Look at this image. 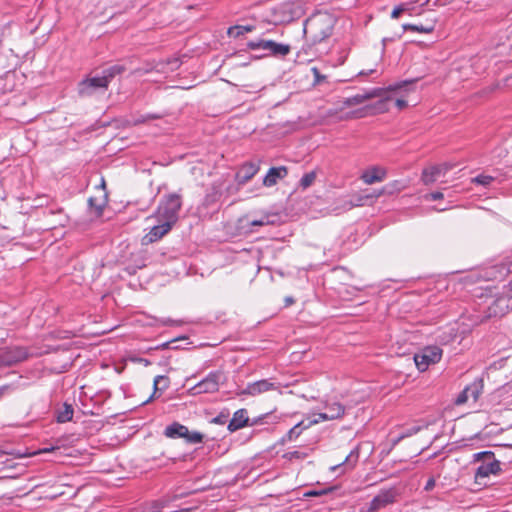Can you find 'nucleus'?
I'll return each mask as SVG.
<instances>
[{
	"label": "nucleus",
	"instance_id": "f257e3e1",
	"mask_svg": "<svg viewBox=\"0 0 512 512\" xmlns=\"http://www.w3.org/2000/svg\"><path fill=\"white\" fill-rule=\"evenodd\" d=\"M417 81V79L403 80L389 85L387 88H372L367 90L363 94H356L351 97H347L343 100V106L351 107L362 104L364 101L380 98L370 109L373 110L374 114L384 113L388 111L389 97H385L387 91H397L406 87H411Z\"/></svg>",
	"mask_w": 512,
	"mask_h": 512
},
{
	"label": "nucleus",
	"instance_id": "f03ea898",
	"mask_svg": "<svg viewBox=\"0 0 512 512\" xmlns=\"http://www.w3.org/2000/svg\"><path fill=\"white\" fill-rule=\"evenodd\" d=\"M335 19L328 13H316L305 20L303 32L313 44L320 43L331 36Z\"/></svg>",
	"mask_w": 512,
	"mask_h": 512
},
{
	"label": "nucleus",
	"instance_id": "7ed1b4c3",
	"mask_svg": "<svg viewBox=\"0 0 512 512\" xmlns=\"http://www.w3.org/2000/svg\"><path fill=\"white\" fill-rule=\"evenodd\" d=\"M246 47L251 51L260 52L255 56L256 58H263L269 56L285 57L291 51L290 45L278 43L276 41L267 39L248 41Z\"/></svg>",
	"mask_w": 512,
	"mask_h": 512
},
{
	"label": "nucleus",
	"instance_id": "20e7f679",
	"mask_svg": "<svg viewBox=\"0 0 512 512\" xmlns=\"http://www.w3.org/2000/svg\"><path fill=\"white\" fill-rule=\"evenodd\" d=\"M182 206L181 196L173 193L165 196L158 206L159 221H166L174 225Z\"/></svg>",
	"mask_w": 512,
	"mask_h": 512
},
{
	"label": "nucleus",
	"instance_id": "39448f33",
	"mask_svg": "<svg viewBox=\"0 0 512 512\" xmlns=\"http://www.w3.org/2000/svg\"><path fill=\"white\" fill-rule=\"evenodd\" d=\"M442 349L436 345L422 348L413 356L414 363L420 372H425L430 365L438 363L442 358Z\"/></svg>",
	"mask_w": 512,
	"mask_h": 512
},
{
	"label": "nucleus",
	"instance_id": "423d86ee",
	"mask_svg": "<svg viewBox=\"0 0 512 512\" xmlns=\"http://www.w3.org/2000/svg\"><path fill=\"white\" fill-rule=\"evenodd\" d=\"M225 379V374L222 371H211L204 379L192 387L193 394L217 392L220 384L223 383Z\"/></svg>",
	"mask_w": 512,
	"mask_h": 512
},
{
	"label": "nucleus",
	"instance_id": "0eeeda50",
	"mask_svg": "<svg viewBox=\"0 0 512 512\" xmlns=\"http://www.w3.org/2000/svg\"><path fill=\"white\" fill-rule=\"evenodd\" d=\"M398 495V491L395 487L380 490L370 501L367 512H378L388 505L395 503Z\"/></svg>",
	"mask_w": 512,
	"mask_h": 512
},
{
	"label": "nucleus",
	"instance_id": "6e6552de",
	"mask_svg": "<svg viewBox=\"0 0 512 512\" xmlns=\"http://www.w3.org/2000/svg\"><path fill=\"white\" fill-rule=\"evenodd\" d=\"M281 387L282 385L280 382L272 381L271 379H261L252 383H248L247 386L240 392V394L257 396L268 391H280Z\"/></svg>",
	"mask_w": 512,
	"mask_h": 512
},
{
	"label": "nucleus",
	"instance_id": "1a4fd4ad",
	"mask_svg": "<svg viewBox=\"0 0 512 512\" xmlns=\"http://www.w3.org/2000/svg\"><path fill=\"white\" fill-rule=\"evenodd\" d=\"M108 84L102 75L85 78L78 85V93L82 97L91 96L98 90H107Z\"/></svg>",
	"mask_w": 512,
	"mask_h": 512
},
{
	"label": "nucleus",
	"instance_id": "9d476101",
	"mask_svg": "<svg viewBox=\"0 0 512 512\" xmlns=\"http://www.w3.org/2000/svg\"><path fill=\"white\" fill-rule=\"evenodd\" d=\"M30 356L28 350L24 347L15 346L0 351V366H12L22 362Z\"/></svg>",
	"mask_w": 512,
	"mask_h": 512
},
{
	"label": "nucleus",
	"instance_id": "9b49d317",
	"mask_svg": "<svg viewBox=\"0 0 512 512\" xmlns=\"http://www.w3.org/2000/svg\"><path fill=\"white\" fill-rule=\"evenodd\" d=\"M512 310V280L508 283V293L497 297L489 306L490 315L503 316Z\"/></svg>",
	"mask_w": 512,
	"mask_h": 512
},
{
	"label": "nucleus",
	"instance_id": "f8f14e48",
	"mask_svg": "<svg viewBox=\"0 0 512 512\" xmlns=\"http://www.w3.org/2000/svg\"><path fill=\"white\" fill-rule=\"evenodd\" d=\"M452 168L453 164L451 163H442L425 168L421 174V181L425 185H430L434 183L439 176L445 175Z\"/></svg>",
	"mask_w": 512,
	"mask_h": 512
},
{
	"label": "nucleus",
	"instance_id": "ddd939ff",
	"mask_svg": "<svg viewBox=\"0 0 512 512\" xmlns=\"http://www.w3.org/2000/svg\"><path fill=\"white\" fill-rule=\"evenodd\" d=\"M502 472L501 463L496 458L490 460L489 462H483L480 464L474 474L475 480L487 478L490 475H499Z\"/></svg>",
	"mask_w": 512,
	"mask_h": 512
},
{
	"label": "nucleus",
	"instance_id": "4468645a",
	"mask_svg": "<svg viewBox=\"0 0 512 512\" xmlns=\"http://www.w3.org/2000/svg\"><path fill=\"white\" fill-rule=\"evenodd\" d=\"M387 176V170L380 166H371L360 176V179L368 185L382 182Z\"/></svg>",
	"mask_w": 512,
	"mask_h": 512
},
{
	"label": "nucleus",
	"instance_id": "2eb2a0df",
	"mask_svg": "<svg viewBox=\"0 0 512 512\" xmlns=\"http://www.w3.org/2000/svg\"><path fill=\"white\" fill-rule=\"evenodd\" d=\"M288 175L286 166L271 167L263 178V185L272 187Z\"/></svg>",
	"mask_w": 512,
	"mask_h": 512
},
{
	"label": "nucleus",
	"instance_id": "dca6fc26",
	"mask_svg": "<svg viewBox=\"0 0 512 512\" xmlns=\"http://www.w3.org/2000/svg\"><path fill=\"white\" fill-rule=\"evenodd\" d=\"M159 225H155L151 228L150 232L143 238L145 243H153L161 239L166 235L173 227L172 224L166 221H160Z\"/></svg>",
	"mask_w": 512,
	"mask_h": 512
},
{
	"label": "nucleus",
	"instance_id": "f3484780",
	"mask_svg": "<svg viewBox=\"0 0 512 512\" xmlns=\"http://www.w3.org/2000/svg\"><path fill=\"white\" fill-rule=\"evenodd\" d=\"M249 424L248 412L246 409L241 408L234 412L232 419L228 423V430L235 432Z\"/></svg>",
	"mask_w": 512,
	"mask_h": 512
},
{
	"label": "nucleus",
	"instance_id": "a211bd4d",
	"mask_svg": "<svg viewBox=\"0 0 512 512\" xmlns=\"http://www.w3.org/2000/svg\"><path fill=\"white\" fill-rule=\"evenodd\" d=\"M259 171V165L248 162L241 166L239 171L236 174V179L240 184H244L248 182L250 179L254 177Z\"/></svg>",
	"mask_w": 512,
	"mask_h": 512
},
{
	"label": "nucleus",
	"instance_id": "6ab92c4d",
	"mask_svg": "<svg viewBox=\"0 0 512 512\" xmlns=\"http://www.w3.org/2000/svg\"><path fill=\"white\" fill-rule=\"evenodd\" d=\"M163 434L170 439L184 438V436H188V428L179 422H173L166 426Z\"/></svg>",
	"mask_w": 512,
	"mask_h": 512
},
{
	"label": "nucleus",
	"instance_id": "aec40b11",
	"mask_svg": "<svg viewBox=\"0 0 512 512\" xmlns=\"http://www.w3.org/2000/svg\"><path fill=\"white\" fill-rule=\"evenodd\" d=\"M74 408L72 404L65 402L55 411V419L58 423H66L72 420Z\"/></svg>",
	"mask_w": 512,
	"mask_h": 512
},
{
	"label": "nucleus",
	"instance_id": "412c9836",
	"mask_svg": "<svg viewBox=\"0 0 512 512\" xmlns=\"http://www.w3.org/2000/svg\"><path fill=\"white\" fill-rule=\"evenodd\" d=\"M483 387V379L476 378L471 384L465 387V390L468 393L469 398H472L476 402L483 391Z\"/></svg>",
	"mask_w": 512,
	"mask_h": 512
},
{
	"label": "nucleus",
	"instance_id": "4be33fe9",
	"mask_svg": "<svg viewBox=\"0 0 512 512\" xmlns=\"http://www.w3.org/2000/svg\"><path fill=\"white\" fill-rule=\"evenodd\" d=\"M126 68L124 65L115 64L112 66H109L102 70V77L106 79L107 84L109 85L110 82L117 76L125 72Z\"/></svg>",
	"mask_w": 512,
	"mask_h": 512
},
{
	"label": "nucleus",
	"instance_id": "5701e85b",
	"mask_svg": "<svg viewBox=\"0 0 512 512\" xmlns=\"http://www.w3.org/2000/svg\"><path fill=\"white\" fill-rule=\"evenodd\" d=\"M325 408L330 420L339 419L345 413V407L339 402L328 403Z\"/></svg>",
	"mask_w": 512,
	"mask_h": 512
},
{
	"label": "nucleus",
	"instance_id": "b1692460",
	"mask_svg": "<svg viewBox=\"0 0 512 512\" xmlns=\"http://www.w3.org/2000/svg\"><path fill=\"white\" fill-rule=\"evenodd\" d=\"M253 30L254 26L252 25H235L228 28L227 34L229 37L238 38L246 33L252 32Z\"/></svg>",
	"mask_w": 512,
	"mask_h": 512
},
{
	"label": "nucleus",
	"instance_id": "393cba45",
	"mask_svg": "<svg viewBox=\"0 0 512 512\" xmlns=\"http://www.w3.org/2000/svg\"><path fill=\"white\" fill-rule=\"evenodd\" d=\"M305 425L306 423L304 421L298 422L287 432L285 439L287 441L296 440L301 435V433L306 429L304 428Z\"/></svg>",
	"mask_w": 512,
	"mask_h": 512
},
{
	"label": "nucleus",
	"instance_id": "a878e982",
	"mask_svg": "<svg viewBox=\"0 0 512 512\" xmlns=\"http://www.w3.org/2000/svg\"><path fill=\"white\" fill-rule=\"evenodd\" d=\"M402 27L404 30L428 34L433 32L435 25L430 24L428 26H424L422 24H403Z\"/></svg>",
	"mask_w": 512,
	"mask_h": 512
},
{
	"label": "nucleus",
	"instance_id": "bb28decb",
	"mask_svg": "<svg viewBox=\"0 0 512 512\" xmlns=\"http://www.w3.org/2000/svg\"><path fill=\"white\" fill-rule=\"evenodd\" d=\"M405 188V185L400 180H394L390 183H387L383 186V191L386 195H393L402 191Z\"/></svg>",
	"mask_w": 512,
	"mask_h": 512
},
{
	"label": "nucleus",
	"instance_id": "cd10ccee",
	"mask_svg": "<svg viewBox=\"0 0 512 512\" xmlns=\"http://www.w3.org/2000/svg\"><path fill=\"white\" fill-rule=\"evenodd\" d=\"M169 387V378L164 375H158L154 378L153 388L154 394L159 391H164Z\"/></svg>",
	"mask_w": 512,
	"mask_h": 512
},
{
	"label": "nucleus",
	"instance_id": "c85d7f7f",
	"mask_svg": "<svg viewBox=\"0 0 512 512\" xmlns=\"http://www.w3.org/2000/svg\"><path fill=\"white\" fill-rule=\"evenodd\" d=\"M359 459V448L355 447L351 452L346 456L345 460L341 465H346L350 469H352Z\"/></svg>",
	"mask_w": 512,
	"mask_h": 512
},
{
	"label": "nucleus",
	"instance_id": "c756f323",
	"mask_svg": "<svg viewBox=\"0 0 512 512\" xmlns=\"http://www.w3.org/2000/svg\"><path fill=\"white\" fill-rule=\"evenodd\" d=\"M495 180L493 176L486 174H479L473 178H471V183L476 185H481L483 187H488Z\"/></svg>",
	"mask_w": 512,
	"mask_h": 512
},
{
	"label": "nucleus",
	"instance_id": "7c9ffc66",
	"mask_svg": "<svg viewBox=\"0 0 512 512\" xmlns=\"http://www.w3.org/2000/svg\"><path fill=\"white\" fill-rule=\"evenodd\" d=\"M315 179H316L315 171H310L308 173H305L299 181V186L302 189H307L314 183Z\"/></svg>",
	"mask_w": 512,
	"mask_h": 512
},
{
	"label": "nucleus",
	"instance_id": "2f4dec72",
	"mask_svg": "<svg viewBox=\"0 0 512 512\" xmlns=\"http://www.w3.org/2000/svg\"><path fill=\"white\" fill-rule=\"evenodd\" d=\"M330 420L327 412H321L318 414H315L313 418H310L304 428H310L311 426L318 424L320 422H324Z\"/></svg>",
	"mask_w": 512,
	"mask_h": 512
},
{
	"label": "nucleus",
	"instance_id": "473e14b6",
	"mask_svg": "<svg viewBox=\"0 0 512 512\" xmlns=\"http://www.w3.org/2000/svg\"><path fill=\"white\" fill-rule=\"evenodd\" d=\"M203 434L198 432V431H192L190 432L188 430V436H184V439L188 442V443H191V444H197V443H201L203 441Z\"/></svg>",
	"mask_w": 512,
	"mask_h": 512
},
{
	"label": "nucleus",
	"instance_id": "72a5a7b5",
	"mask_svg": "<svg viewBox=\"0 0 512 512\" xmlns=\"http://www.w3.org/2000/svg\"><path fill=\"white\" fill-rule=\"evenodd\" d=\"M270 223L271 222L269 221V217L268 216H263L259 220H253V221L248 223L249 232H254L255 231L254 227L264 226V225H268Z\"/></svg>",
	"mask_w": 512,
	"mask_h": 512
},
{
	"label": "nucleus",
	"instance_id": "f704fd0d",
	"mask_svg": "<svg viewBox=\"0 0 512 512\" xmlns=\"http://www.w3.org/2000/svg\"><path fill=\"white\" fill-rule=\"evenodd\" d=\"M331 491H332V488L321 489V490H309L304 493V496L305 497H317V496H322V495L328 494Z\"/></svg>",
	"mask_w": 512,
	"mask_h": 512
},
{
	"label": "nucleus",
	"instance_id": "c9c22d12",
	"mask_svg": "<svg viewBox=\"0 0 512 512\" xmlns=\"http://www.w3.org/2000/svg\"><path fill=\"white\" fill-rule=\"evenodd\" d=\"M228 416H229L228 413L221 412L219 415L215 416L211 420V422L214 423V424H218V425H224L228 421Z\"/></svg>",
	"mask_w": 512,
	"mask_h": 512
},
{
	"label": "nucleus",
	"instance_id": "e433bc0d",
	"mask_svg": "<svg viewBox=\"0 0 512 512\" xmlns=\"http://www.w3.org/2000/svg\"><path fill=\"white\" fill-rule=\"evenodd\" d=\"M306 456H307V454L305 452L298 451V450L290 451L285 454V457L288 458L289 460L304 459Z\"/></svg>",
	"mask_w": 512,
	"mask_h": 512
},
{
	"label": "nucleus",
	"instance_id": "4c0bfd02",
	"mask_svg": "<svg viewBox=\"0 0 512 512\" xmlns=\"http://www.w3.org/2000/svg\"><path fill=\"white\" fill-rule=\"evenodd\" d=\"M382 195H386L383 191V187L381 189L373 190L372 193L363 195L361 199H377Z\"/></svg>",
	"mask_w": 512,
	"mask_h": 512
},
{
	"label": "nucleus",
	"instance_id": "58836bf2",
	"mask_svg": "<svg viewBox=\"0 0 512 512\" xmlns=\"http://www.w3.org/2000/svg\"><path fill=\"white\" fill-rule=\"evenodd\" d=\"M468 399H469V395L464 388L463 391L460 392L459 395L457 396V398L455 399V404L462 405V404L466 403L468 401Z\"/></svg>",
	"mask_w": 512,
	"mask_h": 512
},
{
	"label": "nucleus",
	"instance_id": "ea45409f",
	"mask_svg": "<svg viewBox=\"0 0 512 512\" xmlns=\"http://www.w3.org/2000/svg\"><path fill=\"white\" fill-rule=\"evenodd\" d=\"M420 430H421L420 426H412V427L405 429L401 433L403 434V436L405 438H407V437H411V436L417 434Z\"/></svg>",
	"mask_w": 512,
	"mask_h": 512
},
{
	"label": "nucleus",
	"instance_id": "a19ab883",
	"mask_svg": "<svg viewBox=\"0 0 512 512\" xmlns=\"http://www.w3.org/2000/svg\"><path fill=\"white\" fill-rule=\"evenodd\" d=\"M159 116L156 114H146L134 120V124H141L148 120L158 119Z\"/></svg>",
	"mask_w": 512,
	"mask_h": 512
},
{
	"label": "nucleus",
	"instance_id": "79ce46f5",
	"mask_svg": "<svg viewBox=\"0 0 512 512\" xmlns=\"http://www.w3.org/2000/svg\"><path fill=\"white\" fill-rule=\"evenodd\" d=\"M218 192L208 193L204 198V205L208 206L214 203L218 198Z\"/></svg>",
	"mask_w": 512,
	"mask_h": 512
},
{
	"label": "nucleus",
	"instance_id": "37998d69",
	"mask_svg": "<svg viewBox=\"0 0 512 512\" xmlns=\"http://www.w3.org/2000/svg\"><path fill=\"white\" fill-rule=\"evenodd\" d=\"M418 1L419 0H415V1H412V2H406V3H401V6L406 8L404 12H407L409 15H413L414 14V10H415L414 4L416 2H418Z\"/></svg>",
	"mask_w": 512,
	"mask_h": 512
},
{
	"label": "nucleus",
	"instance_id": "c03bdc74",
	"mask_svg": "<svg viewBox=\"0 0 512 512\" xmlns=\"http://www.w3.org/2000/svg\"><path fill=\"white\" fill-rule=\"evenodd\" d=\"M130 361L133 363L142 364L146 367L151 365V361L149 359L142 358V357H136V356L130 357Z\"/></svg>",
	"mask_w": 512,
	"mask_h": 512
},
{
	"label": "nucleus",
	"instance_id": "a18cd8bd",
	"mask_svg": "<svg viewBox=\"0 0 512 512\" xmlns=\"http://www.w3.org/2000/svg\"><path fill=\"white\" fill-rule=\"evenodd\" d=\"M425 198L427 200H432V201H436V200H440V199H443L444 198V195L442 192L440 191H435V192H432L428 195L425 196Z\"/></svg>",
	"mask_w": 512,
	"mask_h": 512
},
{
	"label": "nucleus",
	"instance_id": "49530a36",
	"mask_svg": "<svg viewBox=\"0 0 512 512\" xmlns=\"http://www.w3.org/2000/svg\"><path fill=\"white\" fill-rule=\"evenodd\" d=\"M405 9H406V8H405V7H403V6H401V4H400V5H398V6H396V7L392 10L391 17H392V18H395V19H396V18H398V17L401 15V13H404Z\"/></svg>",
	"mask_w": 512,
	"mask_h": 512
},
{
	"label": "nucleus",
	"instance_id": "de8ad7c7",
	"mask_svg": "<svg viewBox=\"0 0 512 512\" xmlns=\"http://www.w3.org/2000/svg\"><path fill=\"white\" fill-rule=\"evenodd\" d=\"M481 454V456L483 457V462H489L490 460H493V458H495L494 452L490 450L481 451Z\"/></svg>",
	"mask_w": 512,
	"mask_h": 512
},
{
	"label": "nucleus",
	"instance_id": "09e8293b",
	"mask_svg": "<svg viewBox=\"0 0 512 512\" xmlns=\"http://www.w3.org/2000/svg\"><path fill=\"white\" fill-rule=\"evenodd\" d=\"M435 479L433 477L429 478L424 486L425 491H431L435 487Z\"/></svg>",
	"mask_w": 512,
	"mask_h": 512
},
{
	"label": "nucleus",
	"instance_id": "8fccbe9b",
	"mask_svg": "<svg viewBox=\"0 0 512 512\" xmlns=\"http://www.w3.org/2000/svg\"><path fill=\"white\" fill-rule=\"evenodd\" d=\"M167 65H169L170 66V70L173 71V70L179 68L180 62L176 58L175 59H170V60L167 61Z\"/></svg>",
	"mask_w": 512,
	"mask_h": 512
},
{
	"label": "nucleus",
	"instance_id": "3c124183",
	"mask_svg": "<svg viewBox=\"0 0 512 512\" xmlns=\"http://www.w3.org/2000/svg\"><path fill=\"white\" fill-rule=\"evenodd\" d=\"M175 342V340H172V341H168V342H165V343H162L158 346L155 347V349H168V348H172L171 347V344Z\"/></svg>",
	"mask_w": 512,
	"mask_h": 512
},
{
	"label": "nucleus",
	"instance_id": "603ef678",
	"mask_svg": "<svg viewBox=\"0 0 512 512\" xmlns=\"http://www.w3.org/2000/svg\"><path fill=\"white\" fill-rule=\"evenodd\" d=\"M163 506H164V504L162 502H159V501L154 502L153 506H152L153 510L151 512H161L160 508Z\"/></svg>",
	"mask_w": 512,
	"mask_h": 512
},
{
	"label": "nucleus",
	"instance_id": "864d4df0",
	"mask_svg": "<svg viewBox=\"0 0 512 512\" xmlns=\"http://www.w3.org/2000/svg\"><path fill=\"white\" fill-rule=\"evenodd\" d=\"M395 104H396V106H397L399 109H402V108H404V107H406V106H407V101H406V100H404V99H397V100L395 101Z\"/></svg>",
	"mask_w": 512,
	"mask_h": 512
},
{
	"label": "nucleus",
	"instance_id": "5fc2aeb1",
	"mask_svg": "<svg viewBox=\"0 0 512 512\" xmlns=\"http://www.w3.org/2000/svg\"><path fill=\"white\" fill-rule=\"evenodd\" d=\"M405 439L402 433H400L396 438L392 439V446H396L400 441Z\"/></svg>",
	"mask_w": 512,
	"mask_h": 512
},
{
	"label": "nucleus",
	"instance_id": "6e6d98bb",
	"mask_svg": "<svg viewBox=\"0 0 512 512\" xmlns=\"http://www.w3.org/2000/svg\"><path fill=\"white\" fill-rule=\"evenodd\" d=\"M376 72V69L362 70L358 73V76H367Z\"/></svg>",
	"mask_w": 512,
	"mask_h": 512
},
{
	"label": "nucleus",
	"instance_id": "4d7b16f0",
	"mask_svg": "<svg viewBox=\"0 0 512 512\" xmlns=\"http://www.w3.org/2000/svg\"><path fill=\"white\" fill-rule=\"evenodd\" d=\"M481 452L474 453L472 456V462H479L483 460Z\"/></svg>",
	"mask_w": 512,
	"mask_h": 512
},
{
	"label": "nucleus",
	"instance_id": "13d9d810",
	"mask_svg": "<svg viewBox=\"0 0 512 512\" xmlns=\"http://www.w3.org/2000/svg\"><path fill=\"white\" fill-rule=\"evenodd\" d=\"M9 77H10V75L7 73V74L5 75V78H4V79L0 78V82H2V81H7ZM9 89H10V88H0V94H4V93H6V91H7V90H9Z\"/></svg>",
	"mask_w": 512,
	"mask_h": 512
},
{
	"label": "nucleus",
	"instance_id": "bf43d9fd",
	"mask_svg": "<svg viewBox=\"0 0 512 512\" xmlns=\"http://www.w3.org/2000/svg\"><path fill=\"white\" fill-rule=\"evenodd\" d=\"M292 303H294V299H293V297H291V296H287V297L285 298V304H286V306L291 305Z\"/></svg>",
	"mask_w": 512,
	"mask_h": 512
},
{
	"label": "nucleus",
	"instance_id": "052dcab7",
	"mask_svg": "<svg viewBox=\"0 0 512 512\" xmlns=\"http://www.w3.org/2000/svg\"><path fill=\"white\" fill-rule=\"evenodd\" d=\"M382 42H383V46H382V50H381V56H382V55L384 54V52H385V47H386L387 39H386V38H384V39L382 40Z\"/></svg>",
	"mask_w": 512,
	"mask_h": 512
},
{
	"label": "nucleus",
	"instance_id": "680f3d73",
	"mask_svg": "<svg viewBox=\"0 0 512 512\" xmlns=\"http://www.w3.org/2000/svg\"><path fill=\"white\" fill-rule=\"evenodd\" d=\"M507 271L512 272V261L508 263L507 265Z\"/></svg>",
	"mask_w": 512,
	"mask_h": 512
},
{
	"label": "nucleus",
	"instance_id": "e2e57ef3",
	"mask_svg": "<svg viewBox=\"0 0 512 512\" xmlns=\"http://www.w3.org/2000/svg\"><path fill=\"white\" fill-rule=\"evenodd\" d=\"M178 460V458H169L168 461L172 462V463H176Z\"/></svg>",
	"mask_w": 512,
	"mask_h": 512
},
{
	"label": "nucleus",
	"instance_id": "0e129e2a",
	"mask_svg": "<svg viewBox=\"0 0 512 512\" xmlns=\"http://www.w3.org/2000/svg\"><path fill=\"white\" fill-rule=\"evenodd\" d=\"M53 450H54V448H53V447H51V448H45V449H43V452H50V451H53Z\"/></svg>",
	"mask_w": 512,
	"mask_h": 512
},
{
	"label": "nucleus",
	"instance_id": "69168bd1",
	"mask_svg": "<svg viewBox=\"0 0 512 512\" xmlns=\"http://www.w3.org/2000/svg\"><path fill=\"white\" fill-rule=\"evenodd\" d=\"M495 446H500V445H499V444H496ZM502 446L512 448V444H503Z\"/></svg>",
	"mask_w": 512,
	"mask_h": 512
},
{
	"label": "nucleus",
	"instance_id": "338daca9",
	"mask_svg": "<svg viewBox=\"0 0 512 512\" xmlns=\"http://www.w3.org/2000/svg\"><path fill=\"white\" fill-rule=\"evenodd\" d=\"M313 71H314V72H315V74H316L317 80H319V74H318L317 69H316V68H313Z\"/></svg>",
	"mask_w": 512,
	"mask_h": 512
},
{
	"label": "nucleus",
	"instance_id": "774afa93",
	"mask_svg": "<svg viewBox=\"0 0 512 512\" xmlns=\"http://www.w3.org/2000/svg\"><path fill=\"white\" fill-rule=\"evenodd\" d=\"M93 201H94V199H93L92 197H91V198H89V200H88V202H89V204H90L91 206L93 205Z\"/></svg>",
	"mask_w": 512,
	"mask_h": 512
}]
</instances>
